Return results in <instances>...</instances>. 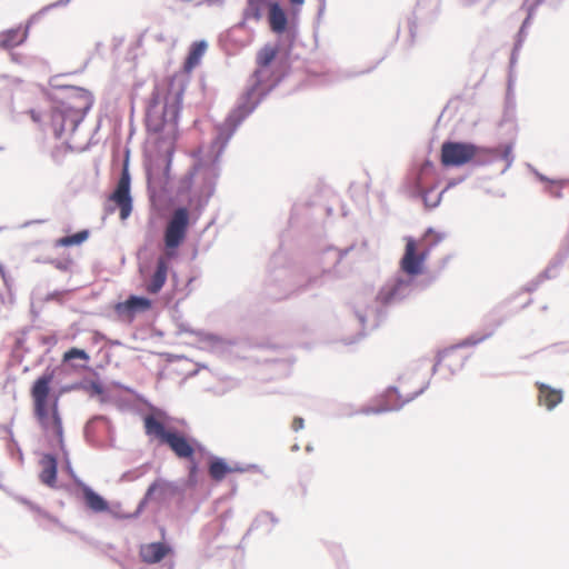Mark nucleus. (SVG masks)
Returning a JSON list of instances; mask_svg holds the SVG:
<instances>
[{
  "label": "nucleus",
  "instance_id": "ea45409f",
  "mask_svg": "<svg viewBox=\"0 0 569 569\" xmlns=\"http://www.w3.org/2000/svg\"><path fill=\"white\" fill-rule=\"evenodd\" d=\"M540 4L541 3H537V0H535L532 3H530L528 6H526V4L522 6V8H526V11H527V16L520 26L522 29H526V30L529 29V27L531 26V21L535 17L536 10Z\"/></svg>",
  "mask_w": 569,
  "mask_h": 569
},
{
  "label": "nucleus",
  "instance_id": "13d9d810",
  "mask_svg": "<svg viewBox=\"0 0 569 569\" xmlns=\"http://www.w3.org/2000/svg\"><path fill=\"white\" fill-rule=\"evenodd\" d=\"M433 170V163L432 161L430 160H426L422 168H421V171L423 173H428L429 171H432Z\"/></svg>",
  "mask_w": 569,
  "mask_h": 569
},
{
  "label": "nucleus",
  "instance_id": "7c9ffc66",
  "mask_svg": "<svg viewBox=\"0 0 569 569\" xmlns=\"http://www.w3.org/2000/svg\"><path fill=\"white\" fill-rule=\"evenodd\" d=\"M81 390L90 392L91 396H99L101 402H106L109 400V396L106 391V388L99 380H82Z\"/></svg>",
  "mask_w": 569,
  "mask_h": 569
},
{
  "label": "nucleus",
  "instance_id": "f3484780",
  "mask_svg": "<svg viewBox=\"0 0 569 569\" xmlns=\"http://www.w3.org/2000/svg\"><path fill=\"white\" fill-rule=\"evenodd\" d=\"M172 552V547L162 541L142 543L139 548V556L141 560L148 565L158 563Z\"/></svg>",
  "mask_w": 569,
  "mask_h": 569
},
{
  "label": "nucleus",
  "instance_id": "f03ea898",
  "mask_svg": "<svg viewBox=\"0 0 569 569\" xmlns=\"http://www.w3.org/2000/svg\"><path fill=\"white\" fill-rule=\"evenodd\" d=\"M423 270L421 260L418 258L417 241L408 236L405 252L399 261V270L379 289L371 305L363 309H353L361 330L351 338H343V343L347 346L357 343L379 328L387 320L389 308L402 303L413 295L417 289V277L422 274Z\"/></svg>",
  "mask_w": 569,
  "mask_h": 569
},
{
  "label": "nucleus",
  "instance_id": "5701e85b",
  "mask_svg": "<svg viewBox=\"0 0 569 569\" xmlns=\"http://www.w3.org/2000/svg\"><path fill=\"white\" fill-rule=\"evenodd\" d=\"M207 48L208 43L206 40L192 42L183 61V70L189 72L194 69L200 63L201 57L204 54Z\"/></svg>",
  "mask_w": 569,
  "mask_h": 569
},
{
  "label": "nucleus",
  "instance_id": "774afa93",
  "mask_svg": "<svg viewBox=\"0 0 569 569\" xmlns=\"http://www.w3.org/2000/svg\"><path fill=\"white\" fill-rule=\"evenodd\" d=\"M112 383H113V386H114V387H117V388L124 389V390H127V391H131V389H130L129 387L123 386L121 382L113 381Z\"/></svg>",
  "mask_w": 569,
  "mask_h": 569
},
{
  "label": "nucleus",
  "instance_id": "e2e57ef3",
  "mask_svg": "<svg viewBox=\"0 0 569 569\" xmlns=\"http://www.w3.org/2000/svg\"><path fill=\"white\" fill-rule=\"evenodd\" d=\"M71 0H58L56 2H53L52 4H49L50 9L51 8H57V7H63V6H67Z\"/></svg>",
  "mask_w": 569,
  "mask_h": 569
},
{
  "label": "nucleus",
  "instance_id": "6e6552de",
  "mask_svg": "<svg viewBox=\"0 0 569 569\" xmlns=\"http://www.w3.org/2000/svg\"><path fill=\"white\" fill-rule=\"evenodd\" d=\"M130 150L124 151V159L120 177L113 191L109 194L108 200L118 206L120 210V219L126 220L130 217L133 209V199L131 196V174L129 171Z\"/></svg>",
  "mask_w": 569,
  "mask_h": 569
},
{
  "label": "nucleus",
  "instance_id": "8fccbe9b",
  "mask_svg": "<svg viewBox=\"0 0 569 569\" xmlns=\"http://www.w3.org/2000/svg\"><path fill=\"white\" fill-rule=\"evenodd\" d=\"M4 429H6V431H8V432H9V435H10V447L12 446V447L16 449V451H17V453H18V456H19V459H20V460H22V459H23L22 450L20 449V447H19L18 442L14 440V438H13V435H12V431H11L10 427H7V426H6V427H4Z\"/></svg>",
  "mask_w": 569,
  "mask_h": 569
},
{
  "label": "nucleus",
  "instance_id": "e433bc0d",
  "mask_svg": "<svg viewBox=\"0 0 569 569\" xmlns=\"http://www.w3.org/2000/svg\"><path fill=\"white\" fill-rule=\"evenodd\" d=\"M50 10V7L49 6H46L43 7L40 11L31 14L29 17V19L27 20V22L24 24H22V31H23V39L22 40H27L28 37H29V32H30V28L32 27V24H34L39 19L40 17L46 13L47 11Z\"/></svg>",
  "mask_w": 569,
  "mask_h": 569
},
{
  "label": "nucleus",
  "instance_id": "9d476101",
  "mask_svg": "<svg viewBox=\"0 0 569 569\" xmlns=\"http://www.w3.org/2000/svg\"><path fill=\"white\" fill-rule=\"evenodd\" d=\"M513 141H507L503 144L498 147H485L477 144V150L475 152V157L470 161L472 167H486L492 164L498 160L505 161V168L501 170L503 174L513 163L515 154H513Z\"/></svg>",
  "mask_w": 569,
  "mask_h": 569
},
{
  "label": "nucleus",
  "instance_id": "052dcab7",
  "mask_svg": "<svg viewBox=\"0 0 569 569\" xmlns=\"http://www.w3.org/2000/svg\"><path fill=\"white\" fill-rule=\"evenodd\" d=\"M192 442H193V445L196 447V451H199L201 453L206 452L204 446L201 442H199L196 438L192 439Z\"/></svg>",
  "mask_w": 569,
  "mask_h": 569
},
{
  "label": "nucleus",
  "instance_id": "0e129e2a",
  "mask_svg": "<svg viewBox=\"0 0 569 569\" xmlns=\"http://www.w3.org/2000/svg\"><path fill=\"white\" fill-rule=\"evenodd\" d=\"M565 0H548L549 4L553 8H558ZM543 0H537V3H542Z\"/></svg>",
  "mask_w": 569,
  "mask_h": 569
},
{
  "label": "nucleus",
  "instance_id": "39448f33",
  "mask_svg": "<svg viewBox=\"0 0 569 569\" xmlns=\"http://www.w3.org/2000/svg\"><path fill=\"white\" fill-rule=\"evenodd\" d=\"M263 9H268L267 21L270 31L281 37L287 51H290L297 38V28L290 24L287 11L278 0H246L242 19L236 28H243L249 20L259 22L263 17Z\"/></svg>",
  "mask_w": 569,
  "mask_h": 569
},
{
  "label": "nucleus",
  "instance_id": "473e14b6",
  "mask_svg": "<svg viewBox=\"0 0 569 569\" xmlns=\"http://www.w3.org/2000/svg\"><path fill=\"white\" fill-rule=\"evenodd\" d=\"M154 500L153 495V487H148L143 497L139 501L136 510L132 513L120 516L119 518H127V519H134L138 518L142 511L144 510L146 506L149 503V501Z\"/></svg>",
  "mask_w": 569,
  "mask_h": 569
},
{
  "label": "nucleus",
  "instance_id": "79ce46f5",
  "mask_svg": "<svg viewBox=\"0 0 569 569\" xmlns=\"http://www.w3.org/2000/svg\"><path fill=\"white\" fill-rule=\"evenodd\" d=\"M90 236L88 229L79 230L72 234H69L72 247L82 244Z\"/></svg>",
  "mask_w": 569,
  "mask_h": 569
},
{
  "label": "nucleus",
  "instance_id": "2f4dec72",
  "mask_svg": "<svg viewBox=\"0 0 569 569\" xmlns=\"http://www.w3.org/2000/svg\"><path fill=\"white\" fill-rule=\"evenodd\" d=\"M188 461V477H187V480H183V486H184V490L187 488H193L198 485L199 482V470H200V465H199V461L196 459V458H192L191 460H187Z\"/></svg>",
  "mask_w": 569,
  "mask_h": 569
},
{
  "label": "nucleus",
  "instance_id": "4468645a",
  "mask_svg": "<svg viewBox=\"0 0 569 569\" xmlns=\"http://www.w3.org/2000/svg\"><path fill=\"white\" fill-rule=\"evenodd\" d=\"M152 308V300L144 296L129 295L126 300L117 302L114 311L119 317L132 320L136 315L146 312Z\"/></svg>",
  "mask_w": 569,
  "mask_h": 569
},
{
  "label": "nucleus",
  "instance_id": "c03bdc74",
  "mask_svg": "<svg viewBox=\"0 0 569 569\" xmlns=\"http://www.w3.org/2000/svg\"><path fill=\"white\" fill-rule=\"evenodd\" d=\"M67 292V290H54L52 292L47 293L46 297L43 298V301L50 302L54 300L61 302L63 295Z\"/></svg>",
  "mask_w": 569,
  "mask_h": 569
},
{
  "label": "nucleus",
  "instance_id": "a18cd8bd",
  "mask_svg": "<svg viewBox=\"0 0 569 569\" xmlns=\"http://www.w3.org/2000/svg\"><path fill=\"white\" fill-rule=\"evenodd\" d=\"M51 263L60 271H68L72 264L71 259H63V260H51Z\"/></svg>",
  "mask_w": 569,
  "mask_h": 569
},
{
  "label": "nucleus",
  "instance_id": "6e6d98bb",
  "mask_svg": "<svg viewBox=\"0 0 569 569\" xmlns=\"http://www.w3.org/2000/svg\"><path fill=\"white\" fill-rule=\"evenodd\" d=\"M562 346H563L562 342L553 343V345L549 346L547 349L555 350V352H557V353H565V352L569 351V347L563 349Z\"/></svg>",
  "mask_w": 569,
  "mask_h": 569
},
{
  "label": "nucleus",
  "instance_id": "864d4df0",
  "mask_svg": "<svg viewBox=\"0 0 569 569\" xmlns=\"http://www.w3.org/2000/svg\"><path fill=\"white\" fill-rule=\"evenodd\" d=\"M56 246H58V247H66V248L72 247L69 234L59 238L57 240V242H56Z\"/></svg>",
  "mask_w": 569,
  "mask_h": 569
},
{
  "label": "nucleus",
  "instance_id": "ddd939ff",
  "mask_svg": "<svg viewBox=\"0 0 569 569\" xmlns=\"http://www.w3.org/2000/svg\"><path fill=\"white\" fill-rule=\"evenodd\" d=\"M502 322H503V320L500 319L495 323V326L490 330H488L483 333H478V332L471 333L468 337H466L465 339L457 342L456 345H452L443 350H439L437 352L435 363L431 369V375L435 376L438 372L439 366L441 365L445 357H447L449 352L457 350V349H461V348L475 347V346L486 341L487 339H489L490 337L493 336L496 329L498 327H500L502 325Z\"/></svg>",
  "mask_w": 569,
  "mask_h": 569
},
{
  "label": "nucleus",
  "instance_id": "bb28decb",
  "mask_svg": "<svg viewBox=\"0 0 569 569\" xmlns=\"http://www.w3.org/2000/svg\"><path fill=\"white\" fill-rule=\"evenodd\" d=\"M499 127L506 130L507 134L510 137L509 141L515 142V138L518 131L516 108H505L502 118L499 122Z\"/></svg>",
  "mask_w": 569,
  "mask_h": 569
},
{
  "label": "nucleus",
  "instance_id": "72a5a7b5",
  "mask_svg": "<svg viewBox=\"0 0 569 569\" xmlns=\"http://www.w3.org/2000/svg\"><path fill=\"white\" fill-rule=\"evenodd\" d=\"M557 256L555 254L552 259L549 261L546 269H543L537 277L543 282L545 280H549L557 277L558 270L565 264V263H556Z\"/></svg>",
  "mask_w": 569,
  "mask_h": 569
},
{
  "label": "nucleus",
  "instance_id": "4c0bfd02",
  "mask_svg": "<svg viewBox=\"0 0 569 569\" xmlns=\"http://www.w3.org/2000/svg\"><path fill=\"white\" fill-rule=\"evenodd\" d=\"M29 509L32 512L37 513L38 516L49 520L50 522H52L59 527H62V522L56 516L51 515L50 512H48L47 510L41 508L39 505L32 502V503H30Z\"/></svg>",
  "mask_w": 569,
  "mask_h": 569
},
{
  "label": "nucleus",
  "instance_id": "37998d69",
  "mask_svg": "<svg viewBox=\"0 0 569 569\" xmlns=\"http://www.w3.org/2000/svg\"><path fill=\"white\" fill-rule=\"evenodd\" d=\"M527 36H528V30L526 29H522L521 27L519 28L516 37H515V42H513V46H515V49L516 50H521L526 39H527Z\"/></svg>",
  "mask_w": 569,
  "mask_h": 569
},
{
  "label": "nucleus",
  "instance_id": "c9c22d12",
  "mask_svg": "<svg viewBox=\"0 0 569 569\" xmlns=\"http://www.w3.org/2000/svg\"><path fill=\"white\" fill-rule=\"evenodd\" d=\"M77 359H80L83 361H89L90 356L88 355V352L84 349H80V348H76V347L68 349L63 353V362H70L72 360H77Z\"/></svg>",
  "mask_w": 569,
  "mask_h": 569
},
{
  "label": "nucleus",
  "instance_id": "3c124183",
  "mask_svg": "<svg viewBox=\"0 0 569 569\" xmlns=\"http://www.w3.org/2000/svg\"><path fill=\"white\" fill-rule=\"evenodd\" d=\"M511 80L509 79L508 81V92L506 94V102H505V108H508V107H513L516 108V103H515V99H513V93L511 92Z\"/></svg>",
  "mask_w": 569,
  "mask_h": 569
},
{
  "label": "nucleus",
  "instance_id": "9b49d317",
  "mask_svg": "<svg viewBox=\"0 0 569 569\" xmlns=\"http://www.w3.org/2000/svg\"><path fill=\"white\" fill-rule=\"evenodd\" d=\"M430 386V380H428L418 391L411 393L407 398H402L399 390L395 386H390L382 393L380 403L377 406L362 408L359 412L365 415H380L388 411H398L406 403L415 400L417 397L422 395Z\"/></svg>",
  "mask_w": 569,
  "mask_h": 569
},
{
  "label": "nucleus",
  "instance_id": "f8f14e48",
  "mask_svg": "<svg viewBox=\"0 0 569 569\" xmlns=\"http://www.w3.org/2000/svg\"><path fill=\"white\" fill-rule=\"evenodd\" d=\"M51 407H52V428H53V432L58 440V446L62 452L63 469L70 476L73 483L78 488H80L86 482L82 479H80L78 477V475L76 473V471L71 465L69 451L67 450L66 445H64L62 419H61V416L59 413V408H58L59 407V396H54Z\"/></svg>",
  "mask_w": 569,
  "mask_h": 569
},
{
  "label": "nucleus",
  "instance_id": "6ab92c4d",
  "mask_svg": "<svg viewBox=\"0 0 569 569\" xmlns=\"http://www.w3.org/2000/svg\"><path fill=\"white\" fill-rule=\"evenodd\" d=\"M80 499L83 501L87 509L93 513L110 512L109 501L100 493L94 491L89 485L84 483L80 488Z\"/></svg>",
  "mask_w": 569,
  "mask_h": 569
},
{
  "label": "nucleus",
  "instance_id": "bf43d9fd",
  "mask_svg": "<svg viewBox=\"0 0 569 569\" xmlns=\"http://www.w3.org/2000/svg\"><path fill=\"white\" fill-rule=\"evenodd\" d=\"M519 51L520 50L515 49V46L512 47L511 54H510V61H509L511 67L517 62Z\"/></svg>",
  "mask_w": 569,
  "mask_h": 569
},
{
  "label": "nucleus",
  "instance_id": "cd10ccee",
  "mask_svg": "<svg viewBox=\"0 0 569 569\" xmlns=\"http://www.w3.org/2000/svg\"><path fill=\"white\" fill-rule=\"evenodd\" d=\"M280 49H281L280 42L277 43L276 46L266 44L264 47H262L258 51L257 58H256V62H257L258 67L261 69H266V68L270 67L272 61L278 56Z\"/></svg>",
  "mask_w": 569,
  "mask_h": 569
},
{
  "label": "nucleus",
  "instance_id": "412c9836",
  "mask_svg": "<svg viewBox=\"0 0 569 569\" xmlns=\"http://www.w3.org/2000/svg\"><path fill=\"white\" fill-rule=\"evenodd\" d=\"M536 387L539 390V405L546 407L549 411L553 410L563 400V391L556 389L545 382L537 381Z\"/></svg>",
  "mask_w": 569,
  "mask_h": 569
},
{
  "label": "nucleus",
  "instance_id": "4d7b16f0",
  "mask_svg": "<svg viewBox=\"0 0 569 569\" xmlns=\"http://www.w3.org/2000/svg\"><path fill=\"white\" fill-rule=\"evenodd\" d=\"M27 113H28V114H30V117H31V119H32V121H33V122H36V123H40V121H41V113H40V112H38V111H37V110H34V109H29V110L27 111Z\"/></svg>",
  "mask_w": 569,
  "mask_h": 569
},
{
  "label": "nucleus",
  "instance_id": "b1692460",
  "mask_svg": "<svg viewBox=\"0 0 569 569\" xmlns=\"http://www.w3.org/2000/svg\"><path fill=\"white\" fill-rule=\"evenodd\" d=\"M23 39L22 24L10 28L0 32V48L10 50L12 48L23 44L27 40Z\"/></svg>",
  "mask_w": 569,
  "mask_h": 569
},
{
  "label": "nucleus",
  "instance_id": "a211bd4d",
  "mask_svg": "<svg viewBox=\"0 0 569 569\" xmlns=\"http://www.w3.org/2000/svg\"><path fill=\"white\" fill-rule=\"evenodd\" d=\"M39 462L41 466L39 473L41 483L49 488H56L59 466L58 456L52 452H44Z\"/></svg>",
  "mask_w": 569,
  "mask_h": 569
},
{
  "label": "nucleus",
  "instance_id": "2eb2a0df",
  "mask_svg": "<svg viewBox=\"0 0 569 569\" xmlns=\"http://www.w3.org/2000/svg\"><path fill=\"white\" fill-rule=\"evenodd\" d=\"M113 433V427L111 421L106 416L92 417L83 428V436L87 442L96 445L100 436L111 437Z\"/></svg>",
  "mask_w": 569,
  "mask_h": 569
},
{
  "label": "nucleus",
  "instance_id": "f704fd0d",
  "mask_svg": "<svg viewBox=\"0 0 569 569\" xmlns=\"http://www.w3.org/2000/svg\"><path fill=\"white\" fill-rule=\"evenodd\" d=\"M385 59V57H382L381 59H379L375 64H372L371 67L367 68V69H363V70H360V71H352L350 69H343V70H340L339 71V76H338V79L339 80H348V79H352V78H356V77H359V76H362V74H367V73H370L371 71H373L380 63L381 61Z\"/></svg>",
  "mask_w": 569,
  "mask_h": 569
},
{
  "label": "nucleus",
  "instance_id": "4be33fe9",
  "mask_svg": "<svg viewBox=\"0 0 569 569\" xmlns=\"http://www.w3.org/2000/svg\"><path fill=\"white\" fill-rule=\"evenodd\" d=\"M279 523L278 517L271 511H261L252 520L250 527L242 537V540L247 539L250 533L254 530L262 529L267 535L271 533L272 528Z\"/></svg>",
  "mask_w": 569,
  "mask_h": 569
},
{
  "label": "nucleus",
  "instance_id": "09e8293b",
  "mask_svg": "<svg viewBox=\"0 0 569 569\" xmlns=\"http://www.w3.org/2000/svg\"><path fill=\"white\" fill-rule=\"evenodd\" d=\"M542 283V281L536 277L535 279L530 280L525 287H523V291L526 292H535L539 286Z\"/></svg>",
  "mask_w": 569,
  "mask_h": 569
},
{
  "label": "nucleus",
  "instance_id": "393cba45",
  "mask_svg": "<svg viewBox=\"0 0 569 569\" xmlns=\"http://www.w3.org/2000/svg\"><path fill=\"white\" fill-rule=\"evenodd\" d=\"M208 470L210 477L219 482L222 481L228 473H231V466L224 458L211 455L209 457Z\"/></svg>",
  "mask_w": 569,
  "mask_h": 569
},
{
  "label": "nucleus",
  "instance_id": "338daca9",
  "mask_svg": "<svg viewBox=\"0 0 569 569\" xmlns=\"http://www.w3.org/2000/svg\"><path fill=\"white\" fill-rule=\"evenodd\" d=\"M292 7H301L306 0H289Z\"/></svg>",
  "mask_w": 569,
  "mask_h": 569
},
{
  "label": "nucleus",
  "instance_id": "7ed1b4c3",
  "mask_svg": "<svg viewBox=\"0 0 569 569\" xmlns=\"http://www.w3.org/2000/svg\"><path fill=\"white\" fill-rule=\"evenodd\" d=\"M353 248V244L345 249H338L332 246L327 247L322 251L321 262L323 267L320 274H309L301 279L293 276L286 268L271 271L268 283L269 297L273 300H281L293 293H302L312 288L321 287L326 278H342L345 270L340 267L341 261Z\"/></svg>",
  "mask_w": 569,
  "mask_h": 569
},
{
  "label": "nucleus",
  "instance_id": "de8ad7c7",
  "mask_svg": "<svg viewBox=\"0 0 569 569\" xmlns=\"http://www.w3.org/2000/svg\"><path fill=\"white\" fill-rule=\"evenodd\" d=\"M529 168L532 170V172L535 173V176L537 177V179L540 181V182H543L546 183V186H549V187H553L557 182L556 180H552L550 178H548L547 176L540 173L539 171H537L535 168H532L530 164H529Z\"/></svg>",
  "mask_w": 569,
  "mask_h": 569
},
{
  "label": "nucleus",
  "instance_id": "aec40b11",
  "mask_svg": "<svg viewBox=\"0 0 569 569\" xmlns=\"http://www.w3.org/2000/svg\"><path fill=\"white\" fill-rule=\"evenodd\" d=\"M168 260L169 259L163 256H160L157 259L156 269L146 283V289L149 293L156 295L160 292L166 284L169 270Z\"/></svg>",
  "mask_w": 569,
  "mask_h": 569
},
{
  "label": "nucleus",
  "instance_id": "a19ab883",
  "mask_svg": "<svg viewBox=\"0 0 569 569\" xmlns=\"http://www.w3.org/2000/svg\"><path fill=\"white\" fill-rule=\"evenodd\" d=\"M408 29L411 44L415 43L417 34H418V17L416 12L408 18Z\"/></svg>",
  "mask_w": 569,
  "mask_h": 569
},
{
  "label": "nucleus",
  "instance_id": "20e7f679",
  "mask_svg": "<svg viewBox=\"0 0 569 569\" xmlns=\"http://www.w3.org/2000/svg\"><path fill=\"white\" fill-rule=\"evenodd\" d=\"M58 78V76L52 77L49 81L50 86L53 89L68 92L67 98L73 102L66 101L50 91H44L43 94L51 102L50 121L53 134L60 139L64 132L73 133L78 129L92 108L94 99L92 93L84 88L59 84Z\"/></svg>",
  "mask_w": 569,
  "mask_h": 569
},
{
  "label": "nucleus",
  "instance_id": "58836bf2",
  "mask_svg": "<svg viewBox=\"0 0 569 569\" xmlns=\"http://www.w3.org/2000/svg\"><path fill=\"white\" fill-rule=\"evenodd\" d=\"M231 466V472H262L259 465L256 463H241V462H233Z\"/></svg>",
  "mask_w": 569,
  "mask_h": 569
},
{
  "label": "nucleus",
  "instance_id": "423d86ee",
  "mask_svg": "<svg viewBox=\"0 0 569 569\" xmlns=\"http://www.w3.org/2000/svg\"><path fill=\"white\" fill-rule=\"evenodd\" d=\"M56 369L47 367L31 386L30 395L33 401V415L42 429L48 430L52 423V400L54 396H61L69 391L81 390L80 381L62 386L58 393H51V383L56 376Z\"/></svg>",
  "mask_w": 569,
  "mask_h": 569
},
{
  "label": "nucleus",
  "instance_id": "5fc2aeb1",
  "mask_svg": "<svg viewBox=\"0 0 569 569\" xmlns=\"http://www.w3.org/2000/svg\"><path fill=\"white\" fill-rule=\"evenodd\" d=\"M546 191H548L553 198H561L562 192L560 188H556V184L553 187L546 186Z\"/></svg>",
  "mask_w": 569,
  "mask_h": 569
},
{
  "label": "nucleus",
  "instance_id": "69168bd1",
  "mask_svg": "<svg viewBox=\"0 0 569 569\" xmlns=\"http://www.w3.org/2000/svg\"><path fill=\"white\" fill-rule=\"evenodd\" d=\"M17 500H18L20 503H22V505L27 506L28 508L30 507V503H32V501H31V500H29V499H28V498H26V497H21V496L17 497Z\"/></svg>",
  "mask_w": 569,
  "mask_h": 569
},
{
  "label": "nucleus",
  "instance_id": "680f3d73",
  "mask_svg": "<svg viewBox=\"0 0 569 569\" xmlns=\"http://www.w3.org/2000/svg\"><path fill=\"white\" fill-rule=\"evenodd\" d=\"M326 10V0H318V17L320 18Z\"/></svg>",
  "mask_w": 569,
  "mask_h": 569
},
{
  "label": "nucleus",
  "instance_id": "1a4fd4ad",
  "mask_svg": "<svg viewBox=\"0 0 569 569\" xmlns=\"http://www.w3.org/2000/svg\"><path fill=\"white\" fill-rule=\"evenodd\" d=\"M476 150L477 143L447 139L440 148V162L445 168H460L470 163Z\"/></svg>",
  "mask_w": 569,
  "mask_h": 569
},
{
  "label": "nucleus",
  "instance_id": "603ef678",
  "mask_svg": "<svg viewBox=\"0 0 569 569\" xmlns=\"http://www.w3.org/2000/svg\"><path fill=\"white\" fill-rule=\"evenodd\" d=\"M303 427H305V420H303V418H301V417H296V418L293 419V421H292V429H293V431H296V432H297V431H299V430L303 429Z\"/></svg>",
  "mask_w": 569,
  "mask_h": 569
},
{
  "label": "nucleus",
  "instance_id": "c85d7f7f",
  "mask_svg": "<svg viewBox=\"0 0 569 569\" xmlns=\"http://www.w3.org/2000/svg\"><path fill=\"white\" fill-rule=\"evenodd\" d=\"M430 234L433 236V239L428 243V246L421 252H418V258L421 260V264L423 268H425L426 260L428 259L431 250L446 238V234L443 232H437L432 227H429L426 230L425 237H428Z\"/></svg>",
  "mask_w": 569,
  "mask_h": 569
},
{
  "label": "nucleus",
  "instance_id": "49530a36",
  "mask_svg": "<svg viewBox=\"0 0 569 569\" xmlns=\"http://www.w3.org/2000/svg\"><path fill=\"white\" fill-rule=\"evenodd\" d=\"M467 178H468V174H462V176L451 178L450 180H448L446 187L442 190H445V192H446L447 190L455 188L456 186L462 183Z\"/></svg>",
  "mask_w": 569,
  "mask_h": 569
},
{
  "label": "nucleus",
  "instance_id": "dca6fc26",
  "mask_svg": "<svg viewBox=\"0 0 569 569\" xmlns=\"http://www.w3.org/2000/svg\"><path fill=\"white\" fill-rule=\"evenodd\" d=\"M149 487H153L154 500L159 502L170 500L177 496H182L186 492L183 480L169 481L164 478L158 477L149 485Z\"/></svg>",
  "mask_w": 569,
  "mask_h": 569
},
{
  "label": "nucleus",
  "instance_id": "0eeeda50",
  "mask_svg": "<svg viewBox=\"0 0 569 569\" xmlns=\"http://www.w3.org/2000/svg\"><path fill=\"white\" fill-rule=\"evenodd\" d=\"M146 435L156 438L162 445H167L178 459L191 460L196 458V447L192 442L193 437L167 428L156 417L148 415L143 418Z\"/></svg>",
  "mask_w": 569,
  "mask_h": 569
},
{
  "label": "nucleus",
  "instance_id": "c756f323",
  "mask_svg": "<svg viewBox=\"0 0 569 569\" xmlns=\"http://www.w3.org/2000/svg\"><path fill=\"white\" fill-rule=\"evenodd\" d=\"M202 340L206 341L212 349L221 351L237 345L234 339H226L216 333H203Z\"/></svg>",
  "mask_w": 569,
  "mask_h": 569
},
{
  "label": "nucleus",
  "instance_id": "a878e982",
  "mask_svg": "<svg viewBox=\"0 0 569 569\" xmlns=\"http://www.w3.org/2000/svg\"><path fill=\"white\" fill-rule=\"evenodd\" d=\"M435 188V186L427 188L423 186L421 180L417 181V192L419 197L422 199L425 206L429 209L437 208L440 204L442 196L445 193V190H441L439 193L433 194Z\"/></svg>",
  "mask_w": 569,
  "mask_h": 569
},
{
  "label": "nucleus",
  "instance_id": "f257e3e1",
  "mask_svg": "<svg viewBox=\"0 0 569 569\" xmlns=\"http://www.w3.org/2000/svg\"><path fill=\"white\" fill-rule=\"evenodd\" d=\"M262 71L254 70L253 82L239 96L224 121L216 126V136L203 156L180 178L176 191L171 186V164L180 136L179 120L182 109L183 90L161 102L159 86L156 84L148 99L144 112V126L151 141L146 150V176L150 198L157 192L171 198L173 194L180 206L173 212L163 231V243L168 259L178 257L179 247L184 242L190 226V216L197 220L216 192L220 177V159L229 141L251 116L270 91L277 86L262 88Z\"/></svg>",
  "mask_w": 569,
  "mask_h": 569
}]
</instances>
